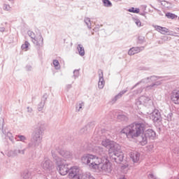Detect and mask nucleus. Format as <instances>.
<instances>
[{"label":"nucleus","mask_w":179,"mask_h":179,"mask_svg":"<svg viewBox=\"0 0 179 179\" xmlns=\"http://www.w3.org/2000/svg\"><path fill=\"white\" fill-rule=\"evenodd\" d=\"M148 125L146 122H134L123 128L121 133L124 134L130 141L138 138V142L142 146H145L148 145L149 141H153L156 137V132L152 129H149L145 131Z\"/></svg>","instance_id":"f257e3e1"},{"label":"nucleus","mask_w":179,"mask_h":179,"mask_svg":"<svg viewBox=\"0 0 179 179\" xmlns=\"http://www.w3.org/2000/svg\"><path fill=\"white\" fill-rule=\"evenodd\" d=\"M43 142V125H40V123L38 124V127L35 129L32 134V138L31 141L28 144V148L29 149H38L41 148Z\"/></svg>","instance_id":"f03ea898"},{"label":"nucleus","mask_w":179,"mask_h":179,"mask_svg":"<svg viewBox=\"0 0 179 179\" xmlns=\"http://www.w3.org/2000/svg\"><path fill=\"white\" fill-rule=\"evenodd\" d=\"M109 155L112 159L115 160V163H121L124 160V153L121 152V145L118 143L112 141L109 147Z\"/></svg>","instance_id":"7ed1b4c3"},{"label":"nucleus","mask_w":179,"mask_h":179,"mask_svg":"<svg viewBox=\"0 0 179 179\" xmlns=\"http://www.w3.org/2000/svg\"><path fill=\"white\" fill-rule=\"evenodd\" d=\"M81 162L84 164L89 166L90 169L96 170L99 167V165L103 163V159L96 155L87 154L81 157Z\"/></svg>","instance_id":"20e7f679"},{"label":"nucleus","mask_w":179,"mask_h":179,"mask_svg":"<svg viewBox=\"0 0 179 179\" xmlns=\"http://www.w3.org/2000/svg\"><path fill=\"white\" fill-rule=\"evenodd\" d=\"M98 169L99 173L103 174L104 176H107V174H110L111 171H113V167L111 166V163L108 159H105L102 161L99 165H98Z\"/></svg>","instance_id":"39448f33"},{"label":"nucleus","mask_w":179,"mask_h":179,"mask_svg":"<svg viewBox=\"0 0 179 179\" xmlns=\"http://www.w3.org/2000/svg\"><path fill=\"white\" fill-rule=\"evenodd\" d=\"M137 106L143 104L148 108H153V101L149 96H141L136 102Z\"/></svg>","instance_id":"423d86ee"},{"label":"nucleus","mask_w":179,"mask_h":179,"mask_svg":"<svg viewBox=\"0 0 179 179\" xmlns=\"http://www.w3.org/2000/svg\"><path fill=\"white\" fill-rule=\"evenodd\" d=\"M51 155L52 159L57 167L65 163L64 159H62L61 157L58 156V152L55 148L52 150Z\"/></svg>","instance_id":"0eeeda50"},{"label":"nucleus","mask_w":179,"mask_h":179,"mask_svg":"<svg viewBox=\"0 0 179 179\" xmlns=\"http://www.w3.org/2000/svg\"><path fill=\"white\" fill-rule=\"evenodd\" d=\"M41 166L46 171H51L53 169H55L52 162L47 157L44 158V159L42 161Z\"/></svg>","instance_id":"6e6552de"},{"label":"nucleus","mask_w":179,"mask_h":179,"mask_svg":"<svg viewBox=\"0 0 179 179\" xmlns=\"http://www.w3.org/2000/svg\"><path fill=\"white\" fill-rule=\"evenodd\" d=\"M95 150H96V152L99 154V155L101 156V157L99 158L102 159V162H104L105 160L108 159V157L107 156V153H108L107 150L100 146H96L95 148Z\"/></svg>","instance_id":"1a4fd4ad"},{"label":"nucleus","mask_w":179,"mask_h":179,"mask_svg":"<svg viewBox=\"0 0 179 179\" xmlns=\"http://www.w3.org/2000/svg\"><path fill=\"white\" fill-rule=\"evenodd\" d=\"M55 149L57 150V153H59L60 156H62V157H64V159L72 158V152H71L70 151H68L64 149H61L58 146H56Z\"/></svg>","instance_id":"9d476101"},{"label":"nucleus","mask_w":179,"mask_h":179,"mask_svg":"<svg viewBox=\"0 0 179 179\" xmlns=\"http://www.w3.org/2000/svg\"><path fill=\"white\" fill-rule=\"evenodd\" d=\"M32 43L36 45L37 50H41V48L44 45V38H43V36L40 34L38 36H36L34 40H32Z\"/></svg>","instance_id":"9b49d317"},{"label":"nucleus","mask_w":179,"mask_h":179,"mask_svg":"<svg viewBox=\"0 0 179 179\" xmlns=\"http://www.w3.org/2000/svg\"><path fill=\"white\" fill-rule=\"evenodd\" d=\"M151 118L154 122H160L162 121V115L159 110L155 109L152 112Z\"/></svg>","instance_id":"f8f14e48"},{"label":"nucleus","mask_w":179,"mask_h":179,"mask_svg":"<svg viewBox=\"0 0 179 179\" xmlns=\"http://www.w3.org/2000/svg\"><path fill=\"white\" fill-rule=\"evenodd\" d=\"M68 166L69 165L64 163L57 166V170H59V173L61 176H66L68 174L69 171V167H68Z\"/></svg>","instance_id":"ddd939ff"},{"label":"nucleus","mask_w":179,"mask_h":179,"mask_svg":"<svg viewBox=\"0 0 179 179\" xmlns=\"http://www.w3.org/2000/svg\"><path fill=\"white\" fill-rule=\"evenodd\" d=\"M159 80V77L152 76L151 77H148L147 78H144L141 80L140 82L137 83L132 89H135L138 85H141V83H148V82H156V80Z\"/></svg>","instance_id":"4468645a"},{"label":"nucleus","mask_w":179,"mask_h":179,"mask_svg":"<svg viewBox=\"0 0 179 179\" xmlns=\"http://www.w3.org/2000/svg\"><path fill=\"white\" fill-rule=\"evenodd\" d=\"M69 176L70 178H74L75 177H78L79 176V169L78 166H73L69 168V171H68Z\"/></svg>","instance_id":"2eb2a0df"},{"label":"nucleus","mask_w":179,"mask_h":179,"mask_svg":"<svg viewBox=\"0 0 179 179\" xmlns=\"http://www.w3.org/2000/svg\"><path fill=\"white\" fill-rule=\"evenodd\" d=\"M98 73H99V80L98 83V87L99 89H103L106 83V82H104V76L103 74V70L99 69L98 71Z\"/></svg>","instance_id":"dca6fc26"},{"label":"nucleus","mask_w":179,"mask_h":179,"mask_svg":"<svg viewBox=\"0 0 179 179\" xmlns=\"http://www.w3.org/2000/svg\"><path fill=\"white\" fill-rule=\"evenodd\" d=\"M171 100L174 104H179V91L173 90L171 94Z\"/></svg>","instance_id":"f3484780"},{"label":"nucleus","mask_w":179,"mask_h":179,"mask_svg":"<svg viewBox=\"0 0 179 179\" xmlns=\"http://www.w3.org/2000/svg\"><path fill=\"white\" fill-rule=\"evenodd\" d=\"M145 50V47H133L129 49L128 54L129 55H135V54H138V52H141V51H143Z\"/></svg>","instance_id":"a211bd4d"},{"label":"nucleus","mask_w":179,"mask_h":179,"mask_svg":"<svg viewBox=\"0 0 179 179\" xmlns=\"http://www.w3.org/2000/svg\"><path fill=\"white\" fill-rule=\"evenodd\" d=\"M130 157L132 159V161L134 162V163H138V162H139L141 155L139 154V152H138L136 151L131 152L130 153Z\"/></svg>","instance_id":"6ab92c4d"},{"label":"nucleus","mask_w":179,"mask_h":179,"mask_svg":"<svg viewBox=\"0 0 179 179\" xmlns=\"http://www.w3.org/2000/svg\"><path fill=\"white\" fill-rule=\"evenodd\" d=\"M155 30H157V31H159V33H161V34H167V33H169L170 30H169V29L166 28V27H160L159 25H155Z\"/></svg>","instance_id":"aec40b11"},{"label":"nucleus","mask_w":179,"mask_h":179,"mask_svg":"<svg viewBox=\"0 0 179 179\" xmlns=\"http://www.w3.org/2000/svg\"><path fill=\"white\" fill-rule=\"evenodd\" d=\"M160 85H162L160 81H156L155 83L147 86L146 90H155L157 86H160Z\"/></svg>","instance_id":"412c9836"},{"label":"nucleus","mask_w":179,"mask_h":179,"mask_svg":"<svg viewBox=\"0 0 179 179\" xmlns=\"http://www.w3.org/2000/svg\"><path fill=\"white\" fill-rule=\"evenodd\" d=\"M127 92H128V88H127L126 90H123L122 91H121L119 94H117L112 99L113 103H115V101H117V100L121 99V97H122V96H124V94H125V93H127Z\"/></svg>","instance_id":"4be33fe9"},{"label":"nucleus","mask_w":179,"mask_h":179,"mask_svg":"<svg viewBox=\"0 0 179 179\" xmlns=\"http://www.w3.org/2000/svg\"><path fill=\"white\" fill-rule=\"evenodd\" d=\"M77 50L80 57H85V48H83V45L78 44L77 47Z\"/></svg>","instance_id":"5701e85b"},{"label":"nucleus","mask_w":179,"mask_h":179,"mask_svg":"<svg viewBox=\"0 0 179 179\" xmlns=\"http://www.w3.org/2000/svg\"><path fill=\"white\" fill-rule=\"evenodd\" d=\"M113 141H110L109 139H103L101 142V145L102 146H104V148H108V149H110V146L111 145V143Z\"/></svg>","instance_id":"b1692460"},{"label":"nucleus","mask_w":179,"mask_h":179,"mask_svg":"<svg viewBox=\"0 0 179 179\" xmlns=\"http://www.w3.org/2000/svg\"><path fill=\"white\" fill-rule=\"evenodd\" d=\"M83 179H95L94 177L92 176L90 172L85 173H80Z\"/></svg>","instance_id":"393cba45"},{"label":"nucleus","mask_w":179,"mask_h":179,"mask_svg":"<svg viewBox=\"0 0 179 179\" xmlns=\"http://www.w3.org/2000/svg\"><path fill=\"white\" fill-rule=\"evenodd\" d=\"M22 177L24 179H30V178H31V173L29 171H25L23 173Z\"/></svg>","instance_id":"a878e982"},{"label":"nucleus","mask_w":179,"mask_h":179,"mask_svg":"<svg viewBox=\"0 0 179 179\" xmlns=\"http://www.w3.org/2000/svg\"><path fill=\"white\" fill-rule=\"evenodd\" d=\"M102 2L106 8H111L113 6V3L110 0H102Z\"/></svg>","instance_id":"bb28decb"},{"label":"nucleus","mask_w":179,"mask_h":179,"mask_svg":"<svg viewBox=\"0 0 179 179\" xmlns=\"http://www.w3.org/2000/svg\"><path fill=\"white\" fill-rule=\"evenodd\" d=\"M165 16L168 19H177V15H176V14H173V13H166L165 14Z\"/></svg>","instance_id":"cd10ccee"},{"label":"nucleus","mask_w":179,"mask_h":179,"mask_svg":"<svg viewBox=\"0 0 179 179\" xmlns=\"http://www.w3.org/2000/svg\"><path fill=\"white\" fill-rule=\"evenodd\" d=\"M84 22L87 24L88 29H92V22L90 21V18L85 17Z\"/></svg>","instance_id":"c85d7f7f"},{"label":"nucleus","mask_w":179,"mask_h":179,"mask_svg":"<svg viewBox=\"0 0 179 179\" xmlns=\"http://www.w3.org/2000/svg\"><path fill=\"white\" fill-rule=\"evenodd\" d=\"M159 2H161V5H162V6H164L165 8H171V6H166L167 5H171V3L169 2V1H160L158 0Z\"/></svg>","instance_id":"c756f323"},{"label":"nucleus","mask_w":179,"mask_h":179,"mask_svg":"<svg viewBox=\"0 0 179 179\" xmlns=\"http://www.w3.org/2000/svg\"><path fill=\"white\" fill-rule=\"evenodd\" d=\"M117 120H120V121H128V117L125 116V115H119L117 116Z\"/></svg>","instance_id":"7c9ffc66"},{"label":"nucleus","mask_w":179,"mask_h":179,"mask_svg":"<svg viewBox=\"0 0 179 179\" xmlns=\"http://www.w3.org/2000/svg\"><path fill=\"white\" fill-rule=\"evenodd\" d=\"M29 45H30V43L28 41H25L24 44L22 45L21 48L22 50H25V51H27V49L29 48Z\"/></svg>","instance_id":"2f4dec72"},{"label":"nucleus","mask_w":179,"mask_h":179,"mask_svg":"<svg viewBox=\"0 0 179 179\" xmlns=\"http://www.w3.org/2000/svg\"><path fill=\"white\" fill-rule=\"evenodd\" d=\"M17 141H20L21 142H24L25 141H27L26 136L22 135L17 136Z\"/></svg>","instance_id":"473e14b6"},{"label":"nucleus","mask_w":179,"mask_h":179,"mask_svg":"<svg viewBox=\"0 0 179 179\" xmlns=\"http://www.w3.org/2000/svg\"><path fill=\"white\" fill-rule=\"evenodd\" d=\"M3 10H7V12H10L12 10V7L8 4H4L3 6Z\"/></svg>","instance_id":"72a5a7b5"},{"label":"nucleus","mask_w":179,"mask_h":179,"mask_svg":"<svg viewBox=\"0 0 179 179\" xmlns=\"http://www.w3.org/2000/svg\"><path fill=\"white\" fill-rule=\"evenodd\" d=\"M139 8L132 7L128 10V12H131V13H139Z\"/></svg>","instance_id":"f704fd0d"},{"label":"nucleus","mask_w":179,"mask_h":179,"mask_svg":"<svg viewBox=\"0 0 179 179\" xmlns=\"http://www.w3.org/2000/svg\"><path fill=\"white\" fill-rule=\"evenodd\" d=\"M45 103L43 101H41V103L38 105V111H43V109L44 108Z\"/></svg>","instance_id":"c9c22d12"},{"label":"nucleus","mask_w":179,"mask_h":179,"mask_svg":"<svg viewBox=\"0 0 179 179\" xmlns=\"http://www.w3.org/2000/svg\"><path fill=\"white\" fill-rule=\"evenodd\" d=\"M28 36L29 37H31V41L34 40L36 38V34H34V32L31 31H28Z\"/></svg>","instance_id":"e433bc0d"},{"label":"nucleus","mask_w":179,"mask_h":179,"mask_svg":"<svg viewBox=\"0 0 179 179\" xmlns=\"http://www.w3.org/2000/svg\"><path fill=\"white\" fill-rule=\"evenodd\" d=\"M53 65L55 69H59V62H58V60L57 59L53 60Z\"/></svg>","instance_id":"4c0bfd02"},{"label":"nucleus","mask_w":179,"mask_h":179,"mask_svg":"<svg viewBox=\"0 0 179 179\" xmlns=\"http://www.w3.org/2000/svg\"><path fill=\"white\" fill-rule=\"evenodd\" d=\"M73 78L76 79V78H79V70L76 69L73 71Z\"/></svg>","instance_id":"58836bf2"},{"label":"nucleus","mask_w":179,"mask_h":179,"mask_svg":"<svg viewBox=\"0 0 179 179\" xmlns=\"http://www.w3.org/2000/svg\"><path fill=\"white\" fill-rule=\"evenodd\" d=\"M83 106H85V103L82 102L79 104H77L76 106V110L78 111H79L80 110H82V107H83Z\"/></svg>","instance_id":"ea45409f"},{"label":"nucleus","mask_w":179,"mask_h":179,"mask_svg":"<svg viewBox=\"0 0 179 179\" xmlns=\"http://www.w3.org/2000/svg\"><path fill=\"white\" fill-rule=\"evenodd\" d=\"M86 132H87V126H85L80 130V134H86Z\"/></svg>","instance_id":"a19ab883"},{"label":"nucleus","mask_w":179,"mask_h":179,"mask_svg":"<svg viewBox=\"0 0 179 179\" xmlns=\"http://www.w3.org/2000/svg\"><path fill=\"white\" fill-rule=\"evenodd\" d=\"M48 97V96L47 95V94H45L43 97H42V100L41 101L43 103H45V101H47V98Z\"/></svg>","instance_id":"79ce46f5"},{"label":"nucleus","mask_w":179,"mask_h":179,"mask_svg":"<svg viewBox=\"0 0 179 179\" xmlns=\"http://www.w3.org/2000/svg\"><path fill=\"white\" fill-rule=\"evenodd\" d=\"M7 136L9 138L10 141H13V136L12 135V133L8 132Z\"/></svg>","instance_id":"37998d69"},{"label":"nucleus","mask_w":179,"mask_h":179,"mask_svg":"<svg viewBox=\"0 0 179 179\" xmlns=\"http://www.w3.org/2000/svg\"><path fill=\"white\" fill-rule=\"evenodd\" d=\"M26 149H29L28 147L27 148H24L23 150H18L19 155H24V152H26Z\"/></svg>","instance_id":"c03bdc74"},{"label":"nucleus","mask_w":179,"mask_h":179,"mask_svg":"<svg viewBox=\"0 0 179 179\" xmlns=\"http://www.w3.org/2000/svg\"><path fill=\"white\" fill-rule=\"evenodd\" d=\"M148 178H150V179H155L156 176H155V175H153V173H150L148 175Z\"/></svg>","instance_id":"a18cd8bd"},{"label":"nucleus","mask_w":179,"mask_h":179,"mask_svg":"<svg viewBox=\"0 0 179 179\" xmlns=\"http://www.w3.org/2000/svg\"><path fill=\"white\" fill-rule=\"evenodd\" d=\"M135 23H136V24L139 27H141V20H136V21H135Z\"/></svg>","instance_id":"49530a36"},{"label":"nucleus","mask_w":179,"mask_h":179,"mask_svg":"<svg viewBox=\"0 0 179 179\" xmlns=\"http://www.w3.org/2000/svg\"><path fill=\"white\" fill-rule=\"evenodd\" d=\"M27 113H33V108H31L30 106H28L27 107Z\"/></svg>","instance_id":"de8ad7c7"},{"label":"nucleus","mask_w":179,"mask_h":179,"mask_svg":"<svg viewBox=\"0 0 179 179\" xmlns=\"http://www.w3.org/2000/svg\"><path fill=\"white\" fill-rule=\"evenodd\" d=\"M74 179H83L80 174H78V176H76L75 178H73Z\"/></svg>","instance_id":"09e8293b"},{"label":"nucleus","mask_w":179,"mask_h":179,"mask_svg":"<svg viewBox=\"0 0 179 179\" xmlns=\"http://www.w3.org/2000/svg\"><path fill=\"white\" fill-rule=\"evenodd\" d=\"M138 40H139L140 43H143V40H145V38H143V37H138Z\"/></svg>","instance_id":"8fccbe9b"},{"label":"nucleus","mask_w":179,"mask_h":179,"mask_svg":"<svg viewBox=\"0 0 179 179\" xmlns=\"http://www.w3.org/2000/svg\"><path fill=\"white\" fill-rule=\"evenodd\" d=\"M171 117H173V113H169L168 115L169 120H171Z\"/></svg>","instance_id":"3c124183"},{"label":"nucleus","mask_w":179,"mask_h":179,"mask_svg":"<svg viewBox=\"0 0 179 179\" xmlns=\"http://www.w3.org/2000/svg\"><path fill=\"white\" fill-rule=\"evenodd\" d=\"M26 69L27 71H31V66H27Z\"/></svg>","instance_id":"603ef678"},{"label":"nucleus","mask_w":179,"mask_h":179,"mask_svg":"<svg viewBox=\"0 0 179 179\" xmlns=\"http://www.w3.org/2000/svg\"><path fill=\"white\" fill-rule=\"evenodd\" d=\"M71 87H72V85L69 84V85H66L67 90H69V89H71Z\"/></svg>","instance_id":"864d4df0"},{"label":"nucleus","mask_w":179,"mask_h":179,"mask_svg":"<svg viewBox=\"0 0 179 179\" xmlns=\"http://www.w3.org/2000/svg\"><path fill=\"white\" fill-rule=\"evenodd\" d=\"M19 150H14V155H19Z\"/></svg>","instance_id":"5fc2aeb1"},{"label":"nucleus","mask_w":179,"mask_h":179,"mask_svg":"<svg viewBox=\"0 0 179 179\" xmlns=\"http://www.w3.org/2000/svg\"><path fill=\"white\" fill-rule=\"evenodd\" d=\"M0 31H5V28H3V27H1L0 28Z\"/></svg>","instance_id":"6e6d98bb"},{"label":"nucleus","mask_w":179,"mask_h":179,"mask_svg":"<svg viewBox=\"0 0 179 179\" xmlns=\"http://www.w3.org/2000/svg\"><path fill=\"white\" fill-rule=\"evenodd\" d=\"M137 93H142V89L138 90Z\"/></svg>","instance_id":"4d7b16f0"},{"label":"nucleus","mask_w":179,"mask_h":179,"mask_svg":"<svg viewBox=\"0 0 179 179\" xmlns=\"http://www.w3.org/2000/svg\"><path fill=\"white\" fill-rule=\"evenodd\" d=\"M171 4H168V6H171Z\"/></svg>","instance_id":"13d9d810"},{"label":"nucleus","mask_w":179,"mask_h":179,"mask_svg":"<svg viewBox=\"0 0 179 179\" xmlns=\"http://www.w3.org/2000/svg\"><path fill=\"white\" fill-rule=\"evenodd\" d=\"M168 35H169V36H173V34H168Z\"/></svg>","instance_id":"bf43d9fd"},{"label":"nucleus","mask_w":179,"mask_h":179,"mask_svg":"<svg viewBox=\"0 0 179 179\" xmlns=\"http://www.w3.org/2000/svg\"><path fill=\"white\" fill-rule=\"evenodd\" d=\"M8 1H15V0H8Z\"/></svg>","instance_id":"052dcab7"},{"label":"nucleus","mask_w":179,"mask_h":179,"mask_svg":"<svg viewBox=\"0 0 179 179\" xmlns=\"http://www.w3.org/2000/svg\"><path fill=\"white\" fill-rule=\"evenodd\" d=\"M141 15L143 16V15H145V14L142 13Z\"/></svg>","instance_id":"680f3d73"},{"label":"nucleus","mask_w":179,"mask_h":179,"mask_svg":"<svg viewBox=\"0 0 179 179\" xmlns=\"http://www.w3.org/2000/svg\"><path fill=\"white\" fill-rule=\"evenodd\" d=\"M166 6H168V4L166 3Z\"/></svg>","instance_id":"e2e57ef3"},{"label":"nucleus","mask_w":179,"mask_h":179,"mask_svg":"<svg viewBox=\"0 0 179 179\" xmlns=\"http://www.w3.org/2000/svg\"><path fill=\"white\" fill-rule=\"evenodd\" d=\"M92 34H94V32H92Z\"/></svg>","instance_id":"0e129e2a"},{"label":"nucleus","mask_w":179,"mask_h":179,"mask_svg":"<svg viewBox=\"0 0 179 179\" xmlns=\"http://www.w3.org/2000/svg\"><path fill=\"white\" fill-rule=\"evenodd\" d=\"M119 1H122V0H119Z\"/></svg>","instance_id":"69168bd1"}]
</instances>
